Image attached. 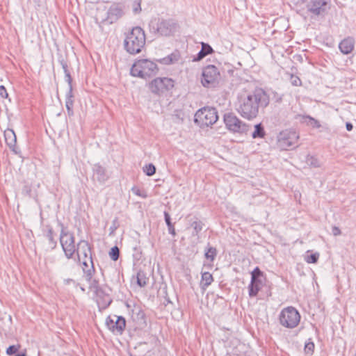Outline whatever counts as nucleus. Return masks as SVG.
I'll return each instance as SVG.
<instances>
[{"label":"nucleus","mask_w":356,"mask_h":356,"mask_svg":"<svg viewBox=\"0 0 356 356\" xmlns=\"http://www.w3.org/2000/svg\"><path fill=\"white\" fill-rule=\"evenodd\" d=\"M269 102L267 92L256 88L252 92L243 91L238 95L236 110L242 118L251 120L258 115L259 108H266Z\"/></svg>","instance_id":"f257e3e1"},{"label":"nucleus","mask_w":356,"mask_h":356,"mask_svg":"<svg viewBox=\"0 0 356 356\" xmlns=\"http://www.w3.org/2000/svg\"><path fill=\"white\" fill-rule=\"evenodd\" d=\"M145 31L139 26L134 27L128 33L124 40V49L130 54L135 55L141 52L145 44Z\"/></svg>","instance_id":"f03ea898"},{"label":"nucleus","mask_w":356,"mask_h":356,"mask_svg":"<svg viewBox=\"0 0 356 356\" xmlns=\"http://www.w3.org/2000/svg\"><path fill=\"white\" fill-rule=\"evenodd\" d=\"M177 28V23L172 19L157 18L149 23L150 32L161 36L172 35Z\"/></svg>","instance_id":"7ed1b4c3"},{"label":"nucleus","mask_w":356,"mask_h":356,"mask_svg":"<svg viewBox=\"0 0 356 356\" xmlns=\"http://www.w3.org/2000/svg\"><path fill=\"white\" fill-rule=\"evenodd\" d=\"M158 71L159 68L156 63L147 59H141L134 63L130 74L133 76L146 79L156 75Z\"/></svg>","instance_id":"20e7f679"},{"label":"nucleus","mask_w":356,"mask_h":356,"mask_svg":"<svg viewBox=\"0 0 356 356\" xmlns=\"http://www.w3.org/2000/svg\"><path fill=\"white\" fill-rule=\"evenodd\" d=\"M59 225L61 227L60 243L62 249L66 258L71 259L74 257V255L77 251V245L75 244V237L73 233L66 230L62 222H60Z\"/></svg>","instance_id":"39448f33"},{"label":"nucleus","mask_w":356,"mask_h":356,"mask_svg":"<svg viewBox=\"0 0 356 356\" xmlns=\"http://www.w3.org/2000/svg\"><path fill=\"white\" fill-rule=\"evenodd\" d=\"M219 69L213 65H208L202 69L201 83L205 88H216L220 81Z\"/></svg>","instance_id":"423d86ee"},{"label":"nucleus","mask_w":356,"mask_h":356,"mask_svg":"<svg viewBox=\"0 0 356 356\" xmlns=\"http://www.w3.org/2000/svg\"><path fill=\"white\" fill-rule=\"evenodd\" d=\"M223 121L225 127L232 133L243 134H246L249 130V125L232 112L224 114Z\"/></svg>","instance_id":"0eeeda50"},{"label":"nucleus","mask_w":356,"mask_h":356,"mask_svg":"<svg viewBox=\"0 0 356 356\" xmlns=\"http://www.w3.org/2000/svg\"><path fill=\"white\" fill-rule=\"evenodd\" d=\"M218 119L217 110L213 107H204L198 110L195 115V122L200 127H209Z\"/></svg>","instance_id":"6e6552de"},{"label":"nucleus","mask_w":356,"mask_h":356,"mask_svg":"<svg viewBox=\"0 0 356 356\" xmlns=\"http://www.w3.org/2000/svg\"><path fill=\"white\" fill-rule=\"evenodd\" d=\"M175 86V81L168 77H158L149 83L150 91L157 95H163L170 91Z\"/></svg>","instance_id":"1a4fd4ad"},{"label":"nucleus","mask_w":356,"mask_h":356,"mask_svg":"<svg viewBox=\"0 0 356 356\" xmlns=\"http://www.w3.org/2000/svg\"><path fill=\"white\" fill-rule=\"evenodd\" d=\"M299 135L295 131L284 130L277 136V146L280 149L286 150L298 146Z\"/></svg>","instance_id":"9d476101"},{"label":"nucleus","mask_w":356,"mask_h":356,"mask_svg":"<svg viewBox=\"0 0 356 356\" xmlns=\"http://www.w3.org/2000/svg\"><path fill=\"white\" fill-rule=\"evenodd\" d=\"M307 8L314 16H324L330 8V0H311Z\"/></svg>","instance_id":"9b49d317"},{"label":"nucleus","mask_w":356,"mask_h":356,"mask_svg":"<svg viewBox=\"0 0 356 356\" xmlns=\"http://www.w3.org/2000/svg\"><path fill=\"white\" fill-rule=\"evenodd\" d=\"M106 325L113 333L121 334L125 328L126 321L123 317L113 314L107 317Z\"/></svg>","instance_id":"f8f14e48"},{"label":"nucleus","mask_w":356,"mask_h":356,"mask_svg":"<svg viewBox=\"0 0 356 356\" xmlns=\"http://www.w3.org/2000/svg\"><path fill=\"white\" fill-rule=\"evenodd\" d=\"M66 82L68 83V90L65 95V106L67 108V114L70 117L74 115L73 106H74V95L72 89V78L70 72L65 74Z\"/></svg>","instance_id":"ddd939ff"},{"label":"nucleus","mask_w":356,"mask_h":356,"mask_svg":"<svg viewBox=\"0 0 356 356\" xmlns=\"http://www.w3.org/2000/svg\"><path fill=\"white\" fill-rule=\"evenodd\" d=\"M78 257L79 261L81 260V254H83V259H88L90 264V266H94L91 246L88 241L86 240H80L77 243V251L75 253Z\"/></svg>","instance_id":"4468645a"},{"label":"nucleus","mask_w":356,"mask_h":356,"mask_svg":"<svg viewBox=\"0 0 356 356\" xmlns=\"http://www.w3.org/2000/svg\"><path fill=\"white\" fill-rule=\"evenodd\" d=\"M95 273L94 266H90L88 269L84 268V277L89 284V289L95 294H99L102 291L99 280L93 278V275Z\"/></svg>","instance_id":"2eb2a0df"},{"label":"nucleus","mask_w":356,"mask_h":356,"mask_svg":"<svg viewBox=\"0 0 356 356\" xmlns=\"http://www.w3.org/2000/svg\"><path fill=\"white\" fill-rule=\"evenodd\" d=\"M279 318L283 326L293 328L298 325L300 316V313H280Z\"/></svg>","instance_id":"dca6fc26"},{"label":"nucleus","mask_w":356,"mask_h":356,"mask_svg":"<svg viewBox=\"0 0 356 356\" xmlns=\"http://www.w3.org/2000/svg\"><path fill=\"white\" fill-rule=\"evenodd\" d=\"M93 181H96L100 184L105 183L109 179V175L106 168L99 163H95L92 168Z\"/></svg>","instance_id":"f3484780"},{"label":"nucleus","mask_w":356,"mask_h":356,"mask_svg":"<svg viewBox=\"0 0 356 356\" xmlns=\"http://www.w3.org/2000/svg\"><path fill=\"white\" fill-rule=\"evenodd\" d=\"M4 138L6 145L8 146L10 149L17 154V147L16 146L17 137L14 131L11 129H7L4 131Z\"/></svg>","instance_id":"a211bd4d"},{"label":"nucleus","mask_w":356,"mask_h":356,"mask_svg":"<svg viewBox=\"0 0 356 356\" xmlns=\"http://www.w3.org/2000/svg\"><path fill=\"white\" fill-rule=\"evenodd\" d=\"M99 294H95L97 297V304L98 305L99 309L104 310L107 308L108 306L111 305L112 302V299L108 294H106L103 291H101Z\"/></svg>","instance_id":"6ab92c4d"},{"label":"nucleus","mask_w":356,"mask_h":356,"mask_svg":"<svg viewBox=\"0 0 356 356\" xmlns=\"http://www.w3.org/2000/svg\"><path fill=\"white\" fill-rule=\"evenodd\" d=\"M354 45V39L353 38L348 37L341 41L339 44V48L342 54H348L353 50Z\"/></svg>","instance_id":"aec40b11"},{"label":"nucleus","mask_w":356,"mask_h":356,"mask_svg":"<svg viewBox=\"0 0 356 356\" xmlns=\"http://www.w3.org/2000/svg\"><path fill=\"white\" fill-rule=\"evenodd\" d=\"M122 10L118 6H111L107 12V19L110 23L116 22L122 16Z\"/></svg>","instance_id":"412c9836"},{"label":"nucleus","mask_w":356,"mask_h":356,"mask_svg":"<svg viewBox=\"0 0 356 356\" xmlns=\"http://www.w3.org/2000/svg\"><path fill=\"white\" fill-rule=\"evenodd\" d=\"M44 236L49 241V244L51 250L57 246V241L54 238V229L50 225H47L44 229Z\"/></svg>","instance_id":"4be33fe9"},{"label":"nucleus","mask_w":356,"mask_h":356,"mask_svg":"<svg viewBox=\"0 0 356 356\" xmlns=\"http://www.w3.org/2000/svg\"><path fill=\"white\" fill-rule=\"evenodd\" d=\"M265 279H259L257 280H251V282L248 286L249 296L251 297L256 296L258 292L261 289L263 286V282Z\"/></svg>","instance_id":"5701e85b"},{"label":"nucleus","mask_w":356,"mask_h":356,"mask_svg":"<svg viewBox=\"0 0 356 356\" xmlns=\"http://www.w3.org/2000/svg\"><path fill=\"white\" fill-rule=\"evenodd\" d=\"M213 52V49L208 43L202 42V49L198 52L197 56L193 58V60L200 61Z\"/></svg>","instance_id":"b1692460"},{"label":"nucleus","mask_w":356,"mask_h":356,"mask_svg":"<svg viewBox=\"0 0 356 356\" xmlns=\"http://www.w3.org/2000/svg\"><path fill=\"white\" fill-rule=\"evenodd\" d=\"M191 221V227L193 229L192 232V235L193 236H197L199 233L202 230L204 227V223L197 217L194 216L193 218L190 220Z\"/></svg>","instance_id":"393cba45"},{"label":"nucleus","mask_w":356,"mask_h":356,"mask_svg":"<svg viewBox=\"0 0 356 356\" xmlns=\"http://www.w3.org/2000/svg\"><path fill=\"white\" fill-rule=\"evenodd\" d=\"M213 282V275L209 272H204L202 273V277L200 281V286L202 289L206 290V289Z\"/></svg>","instance_id":"a878e982"},{"label":"nucleus","mask_w":356,"mask_h":356,"mask_svg":"<svg viewBox=\"0 0 356 356\" xmlns=\"http://www.w3.org/2000/svg\"><path fill=\"white\" fill-rule=\"evenodd\" d=\"M218 254V250L215 247L211 246L209 243L204 249V257L207 260L213 262Z\"/></svg>","instance_id":"bb28decb"},{"label":"nucleus","mask_w":356,"mask_h":356,"mask_svg":"<svg viewBox=\"0 0 356 356\" xmlns=\"http://www.w3.org/2000/svg\"><path fill=\"white\" fill-rule=\"evenodd\" d=\"M180 58L179 52L175 51L166 57L163 58L160 60V62L164 65H170L178 61Z\"/></svg>","instance_id":"cd10ccee"},{"label":"nucleus","mask_w":356,"mask_h":356,"mask_svg":"<svg viewBox=\"0 0 356 356\" xmlns=\"http://www.w3.org/2000/svg\"><path fill=\"white\" fill-rule=\"evenodd\" d=\"M164 219L167 225L169 234L173 236H176V231L175 229L174 224L171 222V218L168 212L164 211Z\"/></svg>","instance_id":"c85d7f7f"},{"label":"nucleus","mask_w":356,"mask_h":356,"mask_svg":"<svg viewBox=\"0 0 356 356\" xmlns=\"http://www.w3.org/2000/svg\"><path fill=\"white\" fill-rule=\"evenodd\" d=\"M136 282L140 287H144L147 284L149 278L146 276V274L143 270H139L136 276Z\"/></svg>","instance_id":"c756f323"},{"label":"nucleus","mask_w":356,"mask_h":356,"mask_svg":"<svg viewBox=\"0 0 356 356\" xmlns=\"http://www.w3.org/2000/svg\"><path fill=\"white\" fill-rule=\"evenodd\" d=\"M266 135L264 128L263 125L259 123L254 126V131H253L252 136L253 138H263Z\"/></svg>","instance_id":"7c9ffc66"},{"label":"nucleus","mask_w":356,"mask_h":356,"mask_svg":"<svg viewBox=\"0 0 356 356\" xmlns=\"http://www.w3.org/2000/svg\"><path fill=\"white\" fill-rule=\"evenodd\" d=\"M302 122L307 123L308 125H311L313 127L319 128L321 124L319 122L314 118L309 115H301Z\"/></svg>","instance_id":"2f4dec72"},{"label":"nucleus","mask_w":356,"mask_h":356,"mask_svg":"<svg viewBox=\"0 0 356 356\" xmlns=\"http://www.w3.org/2000/svg\"><path fill=\"white\" fill-rule=\"evenodd\" d=\"M306 161L308 163V165H309L312 167H314V168H320L321 167L320 161H318L317 157H316L315 156L308 155L307 156Z\"/></svg>","instance_id":"473e14b6"},{"label":"nucleus","mask_w":356,"mask_h":356,"mask_svg":"<svg viewBox=\"0 0 356 356\" xmlns=\"http://www.w3.org/2000/svg\"><path fill=\"white\" fill-rule=\"evenodd\" d=\"M259 279H265L264 275L259 267H256L251 273V280H253L254 281Z\"/></svg>","instance_id":"72a5a7b5"},{"label":"nucleus","mask_w":356,"mask_h":356,"mask_svg":"<svg viewBox=\"0 0 356 356\" xmlns=\"http://www.w3.org/2000/svg\"><path fill=\"white\" fill-rule=\"evenodd\" d=\"M108 254H109L110 258L113 261H115L120 257V249L118 248V246L115 245V246L111 248V249L110 250V251L108 252Z\"/></svg>","instance_id":"f704fd0d"},{"label":"nucleus","mask_w":356,"mask_h":356,"mask_svg":"<svg viewBox=\"0 0 356 356\" xmlns=\"http://www.w3.org/2000/svg\"><path fill=\"white\" fill-rule=\"evenodd\" d=\"M314 343L311 339H309L308 341L305 343L304 350L306 354L312 355L314 350Z\"/></svg>","instance_id":"c9c22d12"},{"label":"nucleus","mask_w":356,"mask_h":356,"mask_svg":"<svg viewBox=\"0 0 356 356\" xmlns=\"http://www.w3.org/2000/svg\"><path fill=\"white\" fill-rule=\"evenodd\" d=\"M143 171L147 176H152L156 172V167L152 163H149L143 168Z\"/></svg>","instance_id":"e433bc0d"},{"label":"nucleus","mask_w":356,"mask_h":356,"mask_svg":"<svg viewBox=\"0 0 356 356\" xmlns=\"http://www.w3.org/2000/svg\"><path fill=\"white\" fill-rule=\"evenodd\" d=\"M319 258V254L318 252L307 255L305 258V261L308 264H315L318 261Z\"/></svg>","instance_id":"4c0bfd02"},{"label":"nucleus","mask_w":356,"mask_h":356,"mask_svg":"<svg viewBox=\"0 0 356 356\" xmlns=\"http://www.w3.org/2000/svg\"><path fill=\"white\" fill-rule=\"evenodd\" d=\"M132 192L137 196L141 197L143 198H146L147 197L146 191L144 190H140L139 188L134 186L131 188Z\"/></svg>","instance_id":"58836bf2"},{"label":"nucleus","mask_w":356,"mask_h":356,"mask_svg":"<svg viewBox=\"0 0 356 356\" xmlns=\"http://www.w3.org/2000/svg\"><path fill=\"white\" fill-rule=\"evenodd\" d=\"M290 82L294 86H300L302 85V81L296 75L291 74L290 77Z\"/></svg>","instance_id":"ea45409f"},{"label":"nucleus","mask_w":356,"mask_h":356,"mask_svg":"<svg viewBox=\"0 0 356 356\" xmlns=\"http://www.w3.org/2000/svg\"><path fill=\"white\" fill-rule=\"evenodd\" d=\"M20 348V346L19 345H13V346H10L7 350H6V353L8 355H14V354H16L17 352L18 351L19 348Z\"/></svg>","instance_id":"a19ab883"},{"label":"nucleus","mask_w":356,"mask_h":356,"mask_svg":"<svg viewBox=\"0 0 356 356\" xmlns=\"http://www.w3.org/2000/svg\"><path fill=\"white\" fill-rule=\"evenodd\" d=\"M119 227V223H118V218H115L113 222H112V225L109 228V230H110V234H112L115 232V231Z\"/></svg>","instance_id":"79ce46f5"},{"label":"nucleus","mask_w":356,"mask_h":356,"mask_svg":"<svg viewBox=\"0 0 356 356\" xmlns=\"http://www.w3.org/2000/svg\"><path fill=\"white\" fill-rule=\"evenodd\" d=\"M59 63H60L65 74L70 72L68 65L66 60L61 59L59 60Z\"/></svg>","instance_id":"37998d69"},{"label":"nucleus","mask_w":356,"mask_h":356,"mask_svg":"<svg viewBox=\"0 0 356 356\" xmlns=\"http://www.w3.org/2000/svg\"><path fill=\"white\" fill-rule=\"evenodd\" d=\"M162 305H163L165 307H168L167 308V310L172 309V308L169 306L172 305V302L170 300L169 298L167 297L166 296L164 297V299L162 302Z\"/></svg>","instance_id":"c03bdc74"},{"label":"nucleus","mask_w":356,"mask_h":356,"mask_svg":"<svg viewBox=\"0 0 356 356\" xmlns=\"http://www.w3.org/2000/svg\"><path fill=\"white\" fill-rule=\"evenodd\" d=\"M0 96L3 98H7L8 96L7 90L3 86H0Z\"/></svg>","instance_id":"a18cd8bd"},{"label":"nucleus","mask_w":356,"mask_h":356,"mask_svg":"<svg viewBox=\"0 0 356 356\" xmlns=\"http://www.w3.org/2000/svg\"><path fill=\"white\" fill-rule=\"evenodd\" d=\"M332 232L334 236H339L341 234V229L337 226L332 227Z\"/></svg>","instance_id":"49530a36"},{"label":"nucleus","mask_w":356,"mask_h":356,"mask_svg":"<svg viewBox=\"0 0 356 356\" xmlns=\"http://www.w3.org/2000/svg\"><path fill=\"white\" fill-rule=\"evenodd\" d=\"M135 3L136 4V6L134 8V13H137L141 10L140 1H135Z\"/></svg>","instance_id":"de8ad7c7"},{"label":"nucleus","mask_w":356,"mask_h":356,"mask_svg":"<svg viewBox=\"0 0 356 356\" xmlns=\"http://www.w3.org/2000/svg\"><path fill=\"white\" fill-rule=\"evenodd\" d=\"M82 265H83V272H84V268L86 269H88L90 267V264L88 259H83Z\"/></svg>","instance_id":"09e8293b"},{"label":"nucleus","mask_w":356,"mask_h":356,"mask_svg":"<svg viewBox=\"0 0 356 356\" xmlns=\"http://www.w3.org/2000/svg\"><path fill=\"white\" fill-rule=\"evenodd\" d=\"M281 312H298V310L293 307H287L284 308Z\"/></svg>","instance_id":"8fccbe9b"},{"label":"nucleus","mask_w":356,"mask_h":356,"mask_svg":"<svg viewBox=\"0 0 356 356\" xmlns=\"http://www.w3.org/2000/svg\"><path fill=\"white\" fill-rule=\"evenodd\" d=\"M63 283L65 285H68L70 284H75V281L73 279L67 278L63 280Z\"/></svg>","instance_id":"3c124183"},{"label":"nucleus","mask_w":356,"mask_h":356,"mask_svg":"<svg viewBox=\"0 0 356 356\" xmlns=\"http://www.w3.org/2000/svg\"><path fill=\"white\" fill-rule=\"evenodd\" d=\"M346 128L347 131H350L353 129V125L352 124V123L347 122L346 123Z\"/></svg>","instance_id":"603ef678"},{"label":"nucleus","mask_w":356,"mask_h":356,"mask_svg":"<svg viewBox=\"0 0 356 356\" xmlns=\"http://www.w3.org/2000/svg\"><path fill=\"white\" fill-rule=\"evenodd\" d=\"M15 356H26V351L17 353Z\"/></svg>","instance_id":"864d4df0"},{"label":"nucleus","mask_w":356,"mask_h":356,"mask_svg":"<svg viewBox=\"0 0 356 356\" xmlns=\"http://www.w3.org/2000/svg\"><path fill=\"white\" fill-rule=\"evenodd\" d=\"M137 315L138 316H141V318H144L145 317V313L138 312V313H137Z\"/></svg>","instance_id":"5fc2aeb1"},{"label":"nucleus","mask_w":356,"mask_h":356,"mask_svg":"<svg viewBox=\"0 0 356 356\" xmlns=\"http://www.w3.org/2000/svg\"><path fill=\"white\" fill-rule=\"evenodd\" d=\"M299 1H301L303 3V2L306 1V0H298V2H299Z\"/></svg>","instance_id":"6e6d98bb"},{"label":"nucleus","mask_w":356,"mask_h":356,"mask_svg":"<svg viewBox=\"0 0 356 356\" xmlns=\"http://www.w3.org/2000/svg\"><path fill=\"white\" fill-rule=\"evenodd\" d=\"M281 100H282V98L280 97V98L277 100V102H281Z\"/></svg>","instance_id":"4d7b16f0"}]
</instances>
